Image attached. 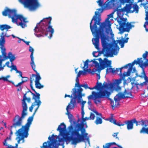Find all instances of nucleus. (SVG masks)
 Returning <instances> with one entry per match:
<instances>
[{"mask_svg": "<svg viewBox=\"0 0 148 148\" xmlns=\"http://www.w3.org/2000/svg\"><path fill=\"white\" fill-rule=\"evenodd\" d=\"M103 9L99 8L97 10L101 11L100 12L95 11V14L92 18L90 23V30L93 35H95V38L92 40L93 44L95 48L98 50L97 51H93L92 55L94 57H97L100 54H103V56L107 57H112L113 55H116L115 53L116 50L112 48V45L107 42V38L104 32L103 29L111 28V24L109 19L113 17L114 12L108 15V17L105 21L101 23V14Z\"/></svg>", "mask_w": 148, "mask_h": 148, "instance_id": "obj_1", "label": "nucleus"}, {"mask_svg": "<svg viewBox=\"0 0 148 148\" xmlns=\"http://www.w3.org/2000/svg\"><path fill=\"white\" fill-rule=\"evenodd\" d=\"M132 8V5L129 4H126L123 8L119 9L118 8H116L117 18L119 17L116 19L119 25V30L120 34H121L124 32H129L130 29L134 26V25H131V22L129 23L127 21V18L122 17L125 12H128L130 9Z\"/></svg>", "mask_w": 148, "mask_h": 148, "instance_id": "obj_2", "label": "nucleus"}, {"mask_svg": "<svg viewBox=\"0 0 148 148\" xmlns=\"http://www.w3.org/2000/svg\"><path fill=\"white\" fill-rule=\"evenodd\" d=\"M69 132L72 136H77L78 143L84 142L85 140L89 143V139L87 136L88 133H86V130L84 127V124H77L75 127L72 125L69 127Z\"/></svg>", "mask_w": 148, "mask_h": 148, "instance_id": "obj_3", "label": "nucleus"}, {"mask_svg": "<svg viewBox=\"0 0 148 148\" xmlns=\"http://www.w3.org/2000/svg\"><path fill=\"white\" fill-rule=\"evenodd\" d=\"M2 14L3 16H7L8 15L9 18H11L13 23L17 22V19H19L21 22L19 23V25L22 28H24L27 27L26 23L28 22L27 21V18L24 17L21 14H17L16 10L15 9L11 10L6 8L2 12Z\"/></svg>", "mask_w": 148, "mask_h": 148, "instance_id": "obj_4", "label": "nucleus"}, {"mask_svg": "<svg viewBox=\"0 0 148 148\" xmlns=\"http://www.w3.org/2000/svg\"><path fill=\"white\" fill-rule=\"evenodd\" d=\"M52 18L51 16L43 18L37 25L40 24L42 26L38 30L42 34L46 36L47 35V32H50L49 38H50L53 36L54 32V29L52 28V26L51 25Z\"/></svg>", "mask_w": 148, "mask_h": 148, "instance_id": "obj_5", "label": "nucleus"}, {"mask_svg": "<svg viewBox=\"0 0 148 148\" xmlns=\"http://www.w3.org/2000/svg\"><path fill=\"white\" fill-rule=\"evenodd\" d=\"M83 90L81 88H78L77 89L74 88L72 89L71 92L73 98L71 99L70 102L66 107L67 111L69 108L73 109L74 108L75 106L76 105V99L78 103H80L82 100V97L85 96L84 94L82 93Z\"/></svg>", "mask_w": 148, "mask_h": 148, "instance_id": "obj_6", "label": "nucleus"}, {"mask_svg": "<svg viewBox=\"0 0 148 148\" xmlns=\"http://www.w3.org/2000/svg\"><path fill=\"white\" fill-rule=\"evenodd\" d=\"M99 91L96 92L94 91H92V94L89 95L88 97V98L89 100L92 99L94 103L97 105L99 104H101V98H107L110 99L109 98L111 93L106 89L98 90Z\"/></svg>", "mask_w": 148, "mask_h": 148, "instance_id": "obj_7", "label": "nucleus"}, {"mask_svg": "<svg viewBox=\"0 0 148 148\" xmlns=\"http://www.w3.org/2000/svg\"><path fill=\"white\" fill-rule=\"evenodd\" d=\"M6 32H3L1 33L0 35L1 38H0V46L1 52L2 53V55L3 56L5 59L9 58L10 59V61L12 64V62L14 61L16 59L14 55H13L11 52H9L8 54V56H6V53L5 52L6 49L5 47L4 44L5 42V37L6 36L8 37L9 36L6 35Z\"/></svg>", "mask_w": 148, "mask_h": 148, "instance_id": "obj_8", "label": "nucleus"}, {"mask_svg": "<svg viewBox=\"0 0 148 148\" xmlns=\"http://www.w3.org/2000/svg\"><path fill=\"white\" fill-rule=\"evenodd\" d=\"M18 1L23 5L24 8L30 11L35 10L40 5L38 0H18Z\"/></svg>", "mask_w": 148, "mask_h": 148, "instance_id": "obj_9", "label": "nucleus"}, {"mask_svg": "<svg viewBox=\"0 0 148 148\" xmlns=\"http://www.w3.org/2000/svg\"><path fill=\"white\" fill-rule=\"evenodd\" d=\"M27 115V113L23 110L21 116L20 117L18 115H16L13 119V123L10 126V129H12L13 127L16 128L21 126L22 124L23 120Z\"/></svg>", "mask_w": 148, "mask_h": 148, "instance_id": "obj_10", "label": "nucleus"}, {"mask_svg": "<svg viewBox=\"0 0 148 148\" xmlns=\"http://www.w3.org/2000/svg\"><path fill=\"white\" fill-rule=\"evenodd\" d=\"M33 70L36 72V75L34 74H32V76L30 78V81L31 82V79H33V81L35 79V87L38 89H41L43 88L44 86L43 85H42L40 83V80L41 79V78L40 76V74L38 73L36 70H35V68H32Z\"/></svg>", "mask_w": 148, "mask_h": 148, "instance_id": "obj_11", "label": "nucleus"}, {"mask_svg": "<svg viewBox=\"0 0 148 148\" xmlns=\"http://www.w3.org/2000/svg\"><path fill=\"white\" fill-rule=\"evenodd\" d=\"M56 136L53 134L52 135V140L51 142L49 141L48 140L47 142H45L43 144L42 146H40L41 148H56V146L58 144V140L54 138V137Z\"/></svg>", "mask_w": 148, "mask_h": 148, "instance_id": "obj_12", "label": "nucleus"}, {"mask_svg": "<svg viewBox=\"0 0 148 148\" xmlns=\"http://www.w3.org/2000/svg\"><path fill=\"white\" fill-rule=\"evenodd\" d=\"M17 137L16 138V139L17 140H17L18 144L20 143V141L23 139L24 138H27L29 135V133H27L21 130H20L19 129L15 133Z\"/></svg>", "mask_w": 148, "mask_h": 148, "instance_id": "obj_13", "label": "nucleus"}, {"mask_svg": "<svg viewBox=\"0 0 148 148\" xmlns=\"http://www.w3.org/2000/svg\"><path fill=\"white\" fill-rule=\"evenodd\" d=\"M99 62L101 69H104L106 67H108L111 64V61L109 60L107 58H105L104 60H102L101 58L96 59Z\"/></svg>", "mask_w": 148, "mask_h": 148, "instance_id": "obj_14", "label": "nucleus"}, {"mask_svg": "<svg viewBox=\"0 0 148 148\" xmlns=\"http://www.w3.org/2000/svg\"><path fill=\"white\" fill-rule=\"evenodd\" d=\"M33 118H32V117L29 116L27 119V123L25 125L22 126L19 129L20 130L28 133L29 130V128L32 124V122L33 121Z\"/></svg>", "mask_w": 148, "mask_h": 148, "instance_id": "obj_15", "label": "nucleus"}, {"mask_svg": "<svg viewBox=\"0 0 148 148\" xmlns=\"http://www.w3.org/2000/svg\"><path fill=\"white\" fill-rule=\"evenodd\" d=\"M137 121L135 118L124 121V125H127V128L128 130H132L133 128L134 124V123L136 124V126H137Z\"/></svg>", "mask_w": 148, "mask_h": 148, "instance_id": "obj_16", "label": "nucleus"}, {"mask_svg": "<svg viewBox=\"0 0 148 148\" xmlns=\"http://www.w3.org/2000/svg\"><path fill=\"white\" fill-rule=\"evenodd\" d=\"M118 94L119 95L122 99L129 98H133V97L130 90L129 89H125L123 92H119Z\"/></svg>", "mask_w": 148, "mask_h": 148, "instance_id": "obj_17", "label": "nucleus"}, {"mask_svg": "<svg viewBox=\"0 0 148 148\" xmlns=\"http://www.w3.org/2000/svg\"><path fill=\"white\" fill-rule=\"evenodd\" d=\"M33 79H31V82H30V85L31 88V89L35 93H36V95L34 93H33L30 90H29V91H28L27 92H30L32 95H33V97H32V99H34L35 100V102H36V99H40V95L39 93H38L34 89L33 86Z\"/></svg>", "mask_w": 148, "mask_h": 148, "instance_id": "obj_18", "label": "nucleus"}, {"mask_svg": "<svg viewBox=\"0 0 148 148\" xmlns=\"http://www.w3.org/2000/svg\"><path fill=\"white\" fill-rule=\"evenodd\" d=\"M27 93H25L23 96V99L22 100V106L23 108V110L26 112L27 110V106L26 103L25 102L26 100H27L28 103H30L31 101V98L30 97L27 98L26 95Z\"/></svg>", "mask_w": 148, "mask_h": 148, "instance_id": "obj_19", "label": "nucleus"}, {"mask_svg": "<svg viewBox=\"0 0 148 148\" xmlns=\"http://www.w3.org/2000/svg\"><path fill=\"white\" fill-rule=\"evenodd\" d=\"M71 135V136H66L64 137V140L66 143L68 142H70V141L72 140V144L74 145H75L78 143L77 137V136H72Z\"/></svg>", "mask_w": 148, "mask_h": 148, "instance_id": "obj_20", "label": "nucleus"}, {"mask_svg": "<svg viewBox=\"0 0 148 148\" xmlns=\"http://www.w3.org/2000/svg\"><path fill=\"white\" fill-rule=\"evenodd\" d=\"M66 129V125L64 123H61L60 125L58 126L57 130L58 131H59V134L60 135L63 136L65 135Z\"/></svg>", "mask_w": 148, "mask_h": 148, "instance_id": "obj_21", "label": "nucleus"}, {"mask_svg": "<svg viewBox=\"0 0 148 148\" xmlns=\"http://www.w3.org/2000/svg\"><path fill=\"white\" fill-rule=\"evenodd\" d=\"M97 82L98 84V86L99 90H100L101 89H103V88L109 89L112 88V85L111 84H108L105 82H104L103 84L101 82H99V81H98V80H97Z\"/></svg>", "mask_w": 148, "mask_h": 148, "instance_id": "obj_22", "label": "nucleus"}, {"mask_svg": "<svg viewBox=\"0 0 148 148\" xmlns=\"http://www.w3.org/2000/svg\"><path fill=\"white\" fill-rule=\"evenodd\" d=\"M97 82L98 84V86L99 90H100L101 89H103V88L109 89L112 88V85L111 84H108L105 82H104L103 84L101 82H99V81H98V80H97Z\"/></svg>", "mask_w": 148, "mask_h": 148, "instance_id": "obj_23", "label": "nucleus"}, {"mask_svg": "<svg viewBox=\"0 0 148 148\" xmlns=\"http://www.w3.org/2000/svg\"><path fill=\"white\" fill-rule=\"evenodd\" d=\"M29 51L31 52V53L30 57L31 58V62H30V65L32 68H36V65L35 64L34 61V58L33 57V53L34 49L31 46L29 47Z\"/></svg>", "mask_w": 148, "mask_h": 148, "instance_id": "obj_24", "label": "nucleus"}, {"mask_svg": "<svg viewBox=\"0 0 148 148\" xmlns=\"http://www.w3.org/2000/svg\"><path fill=\"white\" fill-rule=\"evenodd\" d=\"M137 126L141 125L143 127L148 126V120L147 119H141L140 121H137Z\"/></svg>", "mask_w": 148, "mask_h": 148, "instance_id": "obj_25", "label": "nucleus"}, {"mask_svg": "<svg viewBox=\"0 0 148 148\" xmlns=\"http://www.w3.org/2000/svg\"><path fill=\"white\" fill-rule=\"evenodd\" d=\"M122 98L119 95V94H117L114 97V100L115 102L114 106L115 107H117L120 105L119 101Z\"/></svg>", "mask_w": 148, "mask_h": 148, "instance_id": "obj_26", "label": "nucleus"}, {"mask_svg": "<svg viewBox=\"0 0 148 148\" xmlns=\"http://www.w3.org/2000/svg\"><path fill=\"white\" fill-rule=\"evenodd\" d=\"M132 69L133 68H132V66L131 67H130L126 73L125 72L123 74V75H122V79L125 82L126 81L125 79V77L127 76H129L130 75L131 72L132 71Z\"/></svg>", "mask_w": 148, "mask_h": 148, "instance_id": "obj_27", "label": "nucleus"}, {"mask_svg": "<svg viewBox=\"0 0 148 148\" xmlns=\"http://www.w3.org/2000/svg\"><path fill=\"white\" fill-rule=\"evenodd\" d=\"M138 62L137 61V60H134V61L132 63H128L125 65L124 66H123L122 67H121V70L123 69V68H127L128 67V66H129L130 67H131L132 66V68H133V66L135 64L136 65H137L138 64Z\"/></svg>", "mask_w": 148, "mask_h": 148, "instance_id": "obj_28", "label": "nucleus"}, {"mask_svg": "<svg viewBox=\"0 0 148 148\" xmlns=\"http://www.w3.org/2000/svg\"><path fill=\"white\" fill-rule=\"evenodd\" d=\"M132 8H133V10H131V9H130V10L128 11V12L131 13H133L134 12H135V13H138V9L139 7L138 6L137 4H134L133 5V7L132 6Z\"/></svg>", "mask_w": 148, "mask_h": 148, "instance_id": "obj_29", "label": "nucleus"}, {"mask_svg": "<svg viewBox=\"0 0 148 148\" xmlns=\"http://www.w3.org/2000/svg\"><path fill=\"white\" fill-rule=\"evenodd\" d=\"M129 38H127L125 40H118V42L121 45V48H123L124 46V43L127 42Z\"/></svg>", "mask_w": 148, "mask_h": 148, "instance_id": "obj_30", "label": "nucleus"}, {"mask_svg": "<svg viewBox=\"0 0 148 148\" xmlns=\"http://www.w3.org/2000/svg\"><path fill=\"white\" fill-rule=\"evenodd\" d=\"M11 28V27L9 25L7 24H3L0 25V30L1 31H3L5 29L6 31H8V29Z\"/></svg>", "mask_w": 148, "mask_h": 148, "instance_id": "obj_31", "label": "nucleus"}, {"mask_svg": "<svg viewBox=\"0 0 148 148\" xmlns=\"http://www.w3.org/2000/svg\"><path fill=\"white\" fill-rule=\"evenodd\" d=\"M69 109L71 110L70 108H69V109H68V111H67L66 110L67 112V114L68 115V118L69 120V121L71 123H72L74 122V118L72 114H71L69 112Z\"/></svg>", "mask_w": 148, "mask_h": 148, "instance_id": "obj_32", "label": "nucleus"}, {"mask_svg": "<svg viewBox=\"0 0 148 148\" xmlns=\"http://www.w3.org/2000/svg\"><path fill=\"white\" fill-rule=\"evenodd\" d=\"M140 134H148V127H142L140 131Z\"/></svg>", "mask_w": 148, "mask_h": 148, "instance_id": "obj_33", "label": "nucleus"}, {"mask_svg": "<svg viewBox=\"0 0 148 148\" xmlns=\"http://www.w3.org/2000/svg\"><path fill=\"white\" fill-rule=\"evenodd\" d=\"M109 68H107L106 69V73L107 74L108 73H109V72H111L112 73H115V71H114V68H112V66H111V65L110 66H109Z\"/></svg>", "mask_w": 148, "mask_h": 148, "instance_id": "obj_34", "label": "nucleus"}, {"mask_svg": "<svg viewBox=\"0 0 148 148\" xmlns=\"http://www.w3.org/2000/svg\"><path fill=\"white\" fill-rule=\"evenodd\" d=\"M34 103H36V106L37 105L38 106V107L35 109V111H34V112H36L37 110L38 109V108H39V107L41 105V102L40 100V99H36V102L35 100V101H34Z\"/></svg>", "mask_w": 148, "mask_h": 148, "instance_id": "obj_35", "label": "nucleus"}, {"mask_svg": "<svg viewBox=\"0 0 148 148\" xmlns=\"http://www.w3.org/2000/svg\"><path fill=\"white\" fill-rule=\"evenodd\" d=\"M121 77V78L115 80L114 82V86L119 85L121 83L122 80L123 79H122V77Z\"/></svg>", "mask_w": 148, "mask_h": 148, "instance_id": "obj_36", "label": "nucleus"}, {"mask_svg": "<svg viewBox=\"0 0 148 148\" xmlns=\"http://www.w3.org/2000/svg\"><path fill=\"white\" fill-rule=\"evenodd\" d=\"M95 123L97 125L101 124L102 123V121L101 118L97 117L95 121Z\"/></svg>", "mask_w": 148, "mask_h": 148, "instance_id": "obj_37", "label": "nucleus"}, {"mask_svg": "<svg viewBox=\"0 0 148 148\" xmlns=\"http://www.w3.org/2000/svg\"><path fill=\"white\" fill-rule=\"evenodd\" d=\"M22 84V83L21 82H19L17 84H16V85H14V86L16 87H18L17 89V91H19L20 90H21L22 89V88L21 87V85Z\"/></svg>", "mask_w": 148, "mask_h": 148, "instance_id": "obj_38", "label": "nucleus"}, {"mask_svg": "<svg viewBox=\"0 0 148 148\" xmlns=\"http://www.w3.org/2000/svg\"><path fill=\"white\" fill-rule=\"evenodd\" d=\"M114 122V124L116 125L119 126H123L124 125V122L123 123L116 122V120H113Z\"/></svg>", "mask_w": 148, "mask_h": 148, "instance_id": "obj_39", "label": "nucleus"}, {"mask_svg": "<svg viewBox=\"0 0 148 148\" xmlns=\"http://www.w3.org/2000/svg\"><path fill=\"white\" fill-rule=\"evenodd\" d=\"M87 68H86V67L84 68V71H83V75H85L86 74V72H88L89 73H91V70L90 69H87Z\"/></svg>", "mask_w": 148, "mask_h": 148, "instance_id": "obj_40", "label": "nucleus"}, {"mask_svg": "<svg viewBox=\"0 0 148 148\" xmlns=\"http://www.w3.org/2000/svg\"><path fill=\"white\" fill-rule=\"evenodd\" d=\"M115 71V73H118L119 71L120 72V73L119 74L120 77L122 76V70H121V68H116V69H114Z\"/></svg>", "mask_w": 148, "mask_h": 148, "instance_id": "obj_41", "label": "nucleus"}, {"mask_svg": "<svg viewBox=\"0 0 148 148\" xmlns=\"http://www.w3.org/2000/svg\"><path fill=\"white\" fill-rule=\"evenodd\" d=\"M88 59H87L84 62V66L83 67V68H84L86 67V68H88Z\"/></svg>", "mask_w": 148, "mask_h": 148, "instance_id": "obj_42", "label": "nucleus"}, {"mask_svg": "<svg viewBox=\"0 0 148 148\" xmlns=\"http://www.w3.org/2000/svg\"><path fill=\"white\" fill-rule=\"evenodd\" d=\"M143 82H142V83H140V84H139V83H138V84H135V83H134V82H132L131 83V84L132 85V88H133V86H134V85H136L137 88H138V85H139V86H140L141 87H143V86H146L147 85H144L143 86H142L140 85V84L142 83Z\"/></svg>", "mask_w": 148, "mask_h": 148, "instance_id": "obj_43", "label": "nucleus"}, {"mask_svg": "<svg viewBox=\"0 0 148 148\" xmlns=\"http://www.w3.org/2000/svg\"><path fill=\"white\" fill-rule=\"evenodd\" d=\"M98 84L97 83V82L96 83V85L93 87L92 88H91L89 87L88 89H90V90H93L94 89H96L98 90H99V88H98Z\"/></svg>", "mask_w": 148, "mask_h": 148, "instance_id": "obj_44", "label": "nucleus"}, {"mask_svg": "<svg viewBox=\"0 0 148 148\" xmlns=\"http://www.w3.org/2000/svg\"><path fill=\"white\" fill-rule=\"evenodd\" d=\"M95 59H94V61H93V63L95 65V66L96 67L99 68V63L96 61H95Z\"/></svg>", "mask_w": 148, "mask_h": 148, "instance_id": "obj_45", "label": "nucleus"}, {"mask_svg": "<svg viewBox=\"0 0 148 148\" xmlns=\"http://www.w3.org/2000/svg\"><path fill=\"white\" fill-rule=\"evenodd\" d=\"M95 116L94 114L91 112L90 114V116L89 117V119L93 120L95 119Z\"/></svg>", "mask_w": 148, "mask_h": 148, "instance_id": "obj_46", "label": "nucleus"}, {"mask_svg": "<svg viewBox=\"0 0 148 148\" xmlns=\"http://www.w3.org/2000/svg\"><path fill=\"white\" fill-rule=\"evenodd\" d=\"M10 77L9 75H8L5 77H2L0 78V80L1 79H3L4 81H8V78Z\"/></svg>", "mask_w": 148, "mask_h": 148, "instance_id": "obj_47", "label": "nucleus"}, {"mask_svg": "<svg viewBox=\"0 0 148 148\" xmlns=\"http://www.w3.org/2000/svg\"><path fill=\"white\" fill-rule=\"evenodd\" d=\"M121 88L122 87H120L119 85H116L114 88L115 90L117 91H120L121 90Z\"/></svg>", "mask_w": 148, "mask_h": 148, "instance_id": "obj_48", "label": "nucleus"}, {"mask_svg": "<svg viewBox=\"0 0 148 148\" xmlns=\"http://www.w3.org/2000/svg\"><path fill=\"white\" fill-rule=\"evenodd\" d=\"M148 55V51H146L145 53H144L142 56L143 58H144V60L146 59Z\"/></svg>", "mask_w": 148, "mask_h": 148, "instance_id": "obj_49", "label": "nucleus"}, {"mask_svg": "<svg viewBox=\"0 0 148 148\" xmlns=\"http://www.w3.org/2000/svg\"><path fill=\"white\" fill-rule=\"evenodd\" d=\"M36 106V103H34L29 108V110L30 112H32L34 107Z\"/></svg>", "mask_w": 148, "mask_h": 148, "instance_id": "obj_50", "label": "nucleus"}, {"mask_svg": "<svg viewBox=\"0 0 148 148\" xmlns=\"http://www.w3.org/2000/svg\"><path fill=\"white\" fill-rule=\"evenodd\" d=\"M79 80L78 78V77H76V83L75 84V88H76L77 87L78 85L79 84Z\"/></svg>", "mask_w": 148, "mask_h": 148, "instance_id": "obj_51", "label": "nucleus"}, {"mask_svg": "<svg viewBox=\"0 0 148 148\" xmlns=\"http://www.w3.org/2000/svg\"><path fill=\"white\" fill-rule=\"evenodd\" d=\"M56 139H58V141L59 142H61L63 141L64 139L63 138H60L58 136H56Z\"/></svg>", "mask_w": 148, "mask_h": 148, "instance_id": "obj_52", "label": "nucleus"}, {"mask_svg": "<svg viewBox=\"0 0 148 148\" xmlns=\"http://www.w3.org/2000/svg\"><path fill=\"white\" fill-rule=\"evenodd\" d=\"M16 72V73H18L19 74V76L21 77V78H23V77L22 76V72L20 71H18L17 70V69L15 70Z\"/></svg>", "mask_w": 148, "mask_h": 148, "instance_id": "obj_53", "label": "nucleus"}, {"mask_svg": "<svg viewBox=\"0 0 148 148\" xmlns=\"http://www.w3.org/2000/svg\"><path fill=\"white\" fill-rule=\"evenodd\" d=\"M119 134V132H117L116 133H114V134H113L112 136L114 137H115L116 138L119 140V138L117 137V136L118 134Z\"/></svg>", "mask_w": 148, "mask_h": 148, "instance_id": "obj_54", "label": "nucleus"}, {"mask_svg": "<svg viewBox=\"0 0 148 148\" xmlns=\"http://www.w3.org/2000/svg\"><path fill=\"white\" fill-rule=\"evenodd\" d=\"M83 71H79L77 74V77H78H78H80L81 74L83 75Z\"/></svg>", "mask_w": 148, "mask_h": 148, "instance_id": "obj_55", "label": "nucleus"}, {"mask_svg": "<svg viewBox=\"0 0 148 148\" xmlns=\"http://www.w3.org/2000/svg\"><path fill=\"white\" fill-rule=\"evenodd\" d=\"M110 143V144L111 145H117V146L119 147V148H123L121 146L118 145V144H116L115 143V142H112V143Z\"/></svg>", "mask_w": 148, "mask_h": 148, "instance_id": "obj_56", "label": "nucleus"}, {"mask_svg": "<svg viewBox=\"0 0 148 148\" xmlns=\"http://www.w3.org/2000/svg\"><path fill=\"white\" fill-rule=\"evenodd\" d=\"M9 139V138L8 137H7L6 139H5L4 141V142H3V145L4 146H6L7 145V143H6V141L7 140Z\"/></svg>", "mask_w": 148, "mask_h": 148, "instance_id": "obj_57", "label": "nucleus"}, {"mask_svg": "<svg viewBox=\"0 0 148 148\" xmlns=\"http://www.w3.org/2000/svg\"><path fill=\"white\" fill-rule=\"evenodd\" d=\"M9 129H10V136L8 138H9V140H11V136L12 135V134H13V132L12 130L11 129H10L9 128Z\"/></svg>", "mask_w": 148, "mask_h": 148, "instance_id": "obj_58", "label": "nucleus"}, {"mask_svg": "<svg viewBox=\"0 0 148 148\" xmlns=\"http://www.w3.org/2000/svg\"><path fill=\"white\" fill-rule=\"evenodd\" d=\"M86 102V101H82V103L81 109H84V104Z\"/></svg>", "mask_w": 148, "mask_h": 148, "instance_id": "obj_59", "label": "nucleus"}, {"mask_svg": "<svg viewBox=\"0 0 148 148\" xmlns=\"http://www.w3.org/2000/svg\"><path fill=\"white\" fill-rule=\"evenodd\" d=\"M145 19L146 21L145 22H148V13L146 11V17Z\"/></svg>", "mask_w": 148, "mask_h": 148, "instance_id": "obj_60", "label": "nucleus"}, {"mask_svg": "<svg viewBox=\"0 0 148 148\" xmlns=\"http://www.w3.org/2000/svg\"><path fill=\"white\" fill-rule=\"evenodd\" d=\"M111 106L112 107V109L114 110V107H115V106H114L115 104H114V101H111Z\"/></svg>", "mask_w": 148, "mask_h": 148, "instance_id": "obj_61", "label": "nucleus"}, {"mask_svg": "<svg viewBox=\"0 0 148 148\" xmlns=\"http://www.w3.org/2000/svg\"><path fill=\"white\" fill-rule=\"evenodd\" d=\"M12 67V68L11 69V71L12 70H16L17 69L16 67V66L14 65H12L11 66V67Z\"/></svg>", "mask_w": 148, "mask_h": 148, "instance_id": "obj_62", "label": "nucleus"}, {"mask_svg": "<svg viewBox=\"0 0 148 148\" xmlns=\"http://www.w3.org/2000/svg\"><path fill=\"white\" fill-rule=\"evenodd\" d=\"M148 25V22H145V23L144 24V27L145 28V29L147 31H148V29H146V25Z\"/></svg>", "mask_w": 148, "mask_h": 148, "instance_id": "obj_63", "label": "nucleus"}, {"mask_svg": "<svg viewBox=\"0 0 148 148\" xmlns=\"http://www.w3.org/2000/svg\"><path fill=\"white\" fill-rule=\"evenodd\" d=\"M7 148H15V147L14 146H13L11 145H7Z\"/></svg>", "mask_w": 148, "mask_h": 148, "instance_id": "obj_64", "label": "nucleus"}]
</instances>
